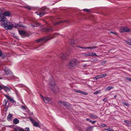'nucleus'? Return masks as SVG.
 I'll return each instance as SVG.
<instances>
[{"mask_svg":"<svg viewBox=\"0 0 131 131\" xmlns=\"http://www.w3.org/2000/svg\"><path fill=\"white\" fill-rule=\"evenodd\" d=\"M75 91L76 92L80 93L84 95H86L87 94V93L86 92L78 90H76Z\"/></svg>","mask_w":131,"mask_h":131,"instance_id":"obj_20","label":"nucleus"},{"mask_svg":"<svg viewBox=\"0 0 131 131\" xmlns=\"http://www.w3.org/2000/svg\"><path fill=\"white\" fill-rule=\"evenodd\" d=\"M59 57L61 58V59L65 60L67 57V54H64L63 53H61L58 56Z\"/></svg>","mask_w":131,"mask_h":131,"instance_id":"obj_11","label":"nucleus"},{"mask_svg":"<svg viewBox=\"0 0 131 131\" xmlns=\"http://www.w3.org/2000/svg\"><path fill=\"white\" fill-rule=\"evenodd\" d=\"M4 95L7 99L9 100L10 102L14 103L15 102V101L13 100V98L11 97L6 94H4Z\"/></svg>","mask_w":131,"mask_h":131,"instance_id":"obj_12","label":"nucleus"},{"mask_svg":"<svg viewBox=\"0 0 131 131\" xmlns=\"http://www.w3.org/2000/svg\"><path fill=\"white\" fill-rule=\"evenodd\" d=\"M103 63H105L106 62V60L103 61H102Z\"/></svg>","mask_w":131,"mask_h":131,"instance_id":"obj_49","label":"nucleus"},{"mask_svg":"<svg viewBox=\"0 0 131 131\" xmlns=\"http://www.w3.org/2000/svg\"><path fill=\"white\" fill-rule=\"evenodd\" d=\"M8 106H6L4 108V110L5 111H7L8 108Z\"/></svg>","mask_w":131,"mask_h":131,"instance_id":"obj_39","label":"nucleus"},{"mask_svg":"<svg viewBox=\"0 0 131 131\" xmlns=\"http://www.w3.org/2000/svg\"><path fill=\"white\" fill-rule=\"evenodd\" d=\"M103 101L104 102H107V98H104L103 100Z\"/></svg>","mask_w":131,"mask_h":131,"instance_id":"obj_34","label":"nucleus"},{"mask_svg":"<svg viewBox=\"0 0 131 131\" xmlns=\"http://www.w3.org/2000/svg\"><path fill=\"white\" fill-rule=\"evenodd\" d=\"M79 63V61L76 59H74L70 60L67 64V66L69 68L76 67Z\"/></svg>","mask_w":131,"mask_h":131,"instance_id":"obj_3","label":"nucleus"},{"mask_svg":"<svg viewBox=\"0 0 131 131\" xmlns=\"http://www.w3.org/2000/svg\"><path fill=\"white\" fill-rule=\"evenodd\" d=\"M0 21L2 23L1 26H4V28L6 30H11L14 27V25L8 20L6 17L0 16Z\"/></svg>","mask_w":131,"mask_h":131,"instance_id":"obj_1","label":"nucleus"},{"mask_svg":"<svg viewBox=\"0 0 131 131\" xmlns=\"http://www.w3.org/2000/svg\"><path fill=\"white\" fill-rule=\"evenodd\" d=\"M124 122L125 123H127L128 124H129V125H130V124L129 123V121H127V120H125L124 121Z\"/></svg>","mask_w":131,"mask_h":131,"instance_id":"obj_36","label":"nucleus"},{"mask_svg":"<svg viewBox=\"0 0 131 131\" xmlns=\"http://www.w3.org/2000/svg\"><path fill=\"white\" fill-rule=\"evenodd\" d=\"M125 79L129 81H130L131 82V78H129L128 77H126Z\"/></svg>","mask_w":131,"mask_h":131,"instance_id":"obj_31","label":"nucleus"},{"mask_svg":"<svg viewBox=\"0 0 131 131\" xmlns=\"http://www.w3.org/2000/svg\"><path fill=\"white\" fill-rule=\"evenodd\" d=\"M106 126V125L105 124H102L101 125V126L102 127H104Z\"/></svg>","mask_w":131,"mask_h":131,"instance_id":"obj_41","label":"nucleus"},{"mask_svg":"<svg viewBox=\"0 0 131 131\" xmlns=\"http://www.w3.org/2000/svg\"><path fill=\"white\" fill-rule=\"evenodd\" d=\"M129 45L131 46V40H130V42Z\"/></svg>","mask_w":131,"mask_h":131,"instance_id":"obj_51","label":"nucleus"},{"mask_svg":"<svg viewBox=\"0 0 131 131\" xmlns=\"http://www.w3.org/2000/svg\"><path fill=\"white\" fill-rule=\"evenodd\" d=\"M49 84L50 87L52 90L55 92H57L58 88L55 85V82L53 79H52L51 80H50Z\"/></svg>","mask_w":131,"mask_h":131,"instance_id":"obj_4","label":"nucleus"},{"mask_svg":"<svg viewBox=\"0 0 131 131\" xmlns=\"http://www.w3.org/2000/svg\"><path fill=\"white\" fill-rule=\"evenodd\" d=\"M41 31L46 32H50L52 31L53 30L51 26H50L49 28H44L41 29Z\"/></svg>","mask_w":131,"mask_h":131,"instance_id":"obj_9","label":"nucleus"},{"mask_svg":"<svg viewBox=\"0 0 131 131\" xmlns=\"http://www.w3.org/2000/svg\"><path fill=\"white\" fill-rule=\"evenodd\" d=\"M59 23H57L56 24H58Z\"/></svg>","mask_w":131,"mask_h":131,"instance_id":"obj_57","label":"nucleus"},{"mask_svg":"<svg viewBox=\"0 0 131 131\" xmlns=\"http://www.w3.org/2000/svg\"><path fill=\"white\" fill-rule=\"evenodd\" d=\"M110 33H111V34H115V33H114V32L112 31H110Z\"/></svg>","mask_w":131,"mask_h":131,"instance_id":"obj_48","label":"nucleus"},{"mask_svg":"<svg viewBox=\"0 0 131 131\" xmlns=\"http://www.w3.org/2000/svg\"><path fill=\"white\" fill-rule=\"evenodd\" d=\"M113 88V87L112 86H109L106 88V90H110L112 89Z\"/></svg>","mask_w":131,"mask_h":131,"instance_id":"obj_28","label":"nucleus"},{"mask_svg":"<svg viewBox=\"0 0 131 131\" xmlns=\"http://www.w3.org/2000/svg\"><path fill=\"white\" fill-rule=\"evenodd\" d=\"M19 33L21 35H25L26 34L25 32L21 30L19 31Z\"/></svg>","mask_w":131,"mask_h":131,"instance_id":"obj_23","label":"nucleus"},{"mask_svg":"<svg viewBox=\"0 0 131 131\" xmlns=\"http://www.w3.org/2000/svg\"><path fill=\"white\" fill-rule=\"evenodd\" d=\"M5 72L7 76L10 75L12 74L11 71L9 69H6L5 70Z\"/></svg>","mask_w":131,"mask_h":131,"instance_id":"obj_15","label":"nucleus"},{"mask_svg":"<svg viewBox=\"0 0 131 131\" xmlns=\"http://www.w3.org/2000/svg\"><path fill=\"white\" fill-rule=\"evenodd\" d=\"M111 131H114V130L113 129H112L111 130Z\"/></svg>","mask_w":131,"mask_h":131,"instance_id":"obj_55","label":"nucleus"},{"mask_svg":"<svg viewBox=\"0 0 131 131\" xmlns=\"http://www.w3.org/2000/svg\"><path fill=\"white\" fill-rule=\"evenodd\" d=\"M90 117L93 119H95L97 118V116L95 115L91 114L90 115Z\"/></svg>","mask_w":131,"mask_h":131,"instance_id":"obj_25","label":"nucleus"},{"mask_svg":"<svg viewBox=\"0 0 131 131\" xmlns=\"http://www.w3.org/2000/svg\"><path fill=\"white\" fill-rule=\"evenodd\" d=\"M57 34L54 33L53 34L49 35L48 36H47L45 37H43L37 40L36 41L37 42H46L47 40H50L53 38L55 37V36Z\"/></svg>","mask_w":131,"mask_h":131,"instance_id":"obj_2","label":"nucleus"},{"mask_svg":"<svg viewBox=\"0 0 131 131\" xmlns=\"http://www.w3.org/2000/svg\"><path fill=\"white\" fill-rule=\"evenodd\" d=\"M69 43L72 46H73V45L77 43V42L75 40L73 39H70L69 40Z\"/></svg>","mask_w":131,"mask_h":131,"instance_id":"obj_17","label":"nucleus"},{"mask_svg":"<svg viewBox=\"0 0 131 131\" xmlns=\"http://www.w3.org/2000/svg\"><path fill=\"white\" fill-rule=\"evenodd\" d=\"M123 104L126 106H129V104L125 102H124L123 103Z\"/></svg>","mask_w":131,"mask_h":131,"instance_id":"obj_29","label":"nucleus"},{"mask_svg":"<svg viewBox=\"0 0 131 131\" xmlns=\"http://www.w3.org/2000/svg\"><path fill=\"white\" fill-rule=\"evenodd\" d=\"M30 21L32 24H29V26H31L32 27H39L41 25L39 23H37L35 20L31 19Z\"/></svg>","mask_w":131,"mask_h":131,"instance_id":"obj_5","label":"nucleus"},{"mask_svg":"<svg viewBox=\"0 0 131 131\" xmlns=\"http://www.w3.org/2000/svg\"><path fill=\"white\" fill-rule=\"evenodd\" d=\"M93 127H88L86 129V131H91L93 129Z\"/></svg>","mask_w":131,"mask_h":131,"instance_id":"obj_26","label":"nucleus"},{"mask_svg":"<svg viewBox=\"0 0 131 131\" xmlns=\"http://www.w3.org/2000/svg\"><path fill=\"white\" fill-rule=\"evenodd\" d=\"M12 13L9 11H6L3 14H0V16L2 17L10 16L12 15Z\"/></svg>","mask_w":131,"mask_h":131,"instance_id":"obj_7","label":"nucleus"},{"mask_svg":"<svg viewBox=\"0 0 131 131\" xmlns=\"http://www.w3.org/2000/svg\"><path fill=\"white\" fill-rule=\"evenodd\" d=\"M58 103L59 104H63L65 107H69L68 105V102H62L61 101H59L58 102Z\"/></svg>","mask_w":131,"mask_h":131,"instance_id":"obj_16","label":"nucleus"},{"mask_svg":"<svg viewBox=\"0 0 131 131\" xmlns=\"http://www.w3.org/2000/svg\"><path fill=\"white\" fill-rule=\"evenodd\" d=\"M125 42L126 43H127L129 45V43L130 41H125Z\"/></svg>","mask_w":131,"mask_h":131,"instance_id":"obj_46","label":"nucleus"},{"mask_svg":"<svg viewBox=\"0 0 131 131\" xmlns=\"http://www.w3.org/2000/svg\"><path fill=\"white\" fill-rule=\"evenodd\" d=\"M87 66H88L87 65V64H86L84 65L83 66V68H84L86 67Z\"/></svg>","mask_w":131,"mask_h":131,"instance_id":"obj_43","label":"nucleus"},{"mask_svg":"<svg viewBox=\"0 0 131 131\" xmlns=\"http://www.w3.org/2000/svg\"><path fill=\"white\" fill-rule=\"evenodd\" d=\"M38 12H36L35 13L37 14L38 15H39L40 17H42L44 15L46 14V13L44 11H43L41 12H39V14L38 13Z\"/></svg>","mask_w":131,"mask_h":131,"instance_id":"obj_19","label":"nucleus"},{"mask_svg":"<svg viewBox=\"0 0 131 131\" xmlns=\"http://www.w3.org/2000/svg\"><path fill=\"white\" fill-rule=\"evenodd\" d=\"M8 102V101L7 100H5L3 103V105L4 106H6Z\"/></svg>","mask_w":131,"mask_h":131,"instance_id":"obj_27","label":"nucleus"},{"mask_svg":"<svg viewBox=\"0 0 131 131\" xmlns=\"http://www.w3.org/2000/svg\"><path fill=\"white\" fill-rule=\"evenodd\" d=\"M90 49H93L96 48H97V47L96 46H93L92 47H90Z\"/></svg>","mask_w":131,"mask_h":131,"instance_id":"obj_30","label":"nucleus"},{"mask_svg":"<svg viewBox=\"0 0 131 131\" xmlns=\"http://www.w3.org/2000/svg\"><path fill=\"white\" fill-rule=\"evenodd\" d=\"M14 37L16 39H17L18 37L17 36H16L15 35H14Z\"/></svg>","mask_w":131,"mask_h":131,"instance_id":"obj_45","label":"nucleus"},{"mask_svg":"<svg viewBox=\"0 0 131 131\" xmlns=\"http://www.w3.org/2000/svg\"><path fill=\"white\" fill-rule=\"evenodd\" d=\"M82 54L83 56L84 57L94 56H96L97 57H99V56L97 55L95 53H94L88 52L87 53H83Z\"/></svg>","mask_w":131,"mask_h":131,"instance_id":"obj_6","label":"nucleus"},{"mask_svg":"<svg viewBox=\"0 0 131 131\" xmlns=\"http://www.w3.org/2000/svg\"><path fill=\"white\" fill-rule=\"evenodd\" d=\"M107 74L105 73L98 75L94 78V79L95 80H96L99 78H101L105 77L107 76Z\"/></svg>","mask_w":131,"mask_h":131,"instance_id":"obj_10","label":"nucleus"},{"mask_svg":"<svg viewBox=\"0 0 131 131\" xmlns=\"http://www.w3.org/2000/svg\"><path fill=\"white\" fill-rule=\"evenodd\" d=\"M100 91H96V92H94V94H97L98 93H100Z\"/></svg>","mask_w":131,"mask_h":131,"instance_id":"obj_32","label":"nucleus"},{"mask_svg":"<svg viewBox=\"0 0 131 131\" xmlns=\"http://www.w3.org/2000/svg\"><path fill=\"white\" fill-rule=\"evenodd\" d=\"M2 55V53L1 51V50H0V57Z\"/></svg>","mask_w":131,"mask_h":131,"instance_id":"obj_44","label":"nucleus"},{"mask_svg":"<svg viewBox=\"0 0 131 131\" xmlns=\"http://www.w3.org/2000/svg\"><path fill=\"white\" fill-rule=\"evenodd\" d=\"M25 130L22 128H17L16 129V131H30L28 127H26Z\"/></svg>","mask_w":131,"mask_h":131,"instance_id":"obj_18","label":"nucleus"},{"mask_svg":"<svg viewBox=\"0 0 131 131\" xmlns=\"http://www.w3.org/2000/svg\"><path fill=\"white\" fill-rule=\"evenodd\" d=\"M120 31L121 32H131V29L127 27H122L121 28Z\"/></svg>","mask_w":131,"mask_h":131,"instance_id":"obj_8","label":"nucleus"},{"mask_svg":"<svg viewBox=\"0 0 131 131\" xmlns=\"http://www.w3.org/2000/svg\"><path fill=\"white\" fill-rule=\"evenodd\" d=\"M112 129L110 128H108L107 129H105V130L108 131H111V130Z\"/></svg>","mask_w":131,"mask_h":131,"instance_id":"obj_37","label":"nucleus"},{"mask_svg":"<svg viewBox=\"0 0 131 131\" xmlns=\"http://www.w3.org/2000/svg\"><path fill=\"white\" fill-rule=\"evenodd\" d=\"M13 77L14 78V79H17L18 78L17 77Z\"/></svg>","mask_w":131,"mask_h":131,"instance_id":"obj_50","label":"nucleus"},{"mask_svg":"<svg viewBox=\"0 0 131 131\" xmlns=\"http://www.w3.org/2000/svg\"><path fill=\"white\" fill-rule=\"evenodd\" d=\"M66 21H61V23H64V22H65Z\"/></svg>","mask_w":131,"mask_h":131,"instance_id":"obj_53","label":"nucleus"},{"mask_svg":"<svg viewBox=\"0 0 131 131\" xmlns=\"http://www.w3.org/2000/svg\"><path fill=\"white\" fill-rule=\"evenodd\" d=\"M41 97H42L43 101L46 103H48L51 100L50 99L49 97H43V96H41Z\"/></svg>","mask_w":131,"mask_h":131,"instance_id":"obj_14","label":"nucleus"},{"mask_svg":"<svg viewBox=\"0 0 131 131\" xmlns=\"http://www.w3.org/2000/svg\"><path fill=\"white\" fill-rule=\"evenodd\" d=\"M19 27H20V26H21V27L22 26L21 25H19Z\"/></svg>","mask_w":131,"mask_h":131,"instance_id":"obj_56","label":"nucleus"},{"mask_svg":"<svg viewBox=\"0 0 131 131\" xmlns=\"http://www.w3.org/2000/svg\"><path fill=\"white\" fill-rule=\"evenodd\" d=\"M76 47H79L80 48H81L83 49H84V47H81V46H76Z\"/></svg>","mask_w":131,"mask_h":131,"instance_id":"obj_42","label":"nucleus"},{"mask_svg":"<svg viewBox=\"0 0 131 131\" xmlns=\"http://www.w3.org/2000/svg\"><path fill=\"white\" fill-rule=\"evenodd\" d=\"M84 49H90V47H84Z\"/></svg>","mask_w":131,"mask_h":131,"instance_id":"obj_35","label":"nucleus"},{"mask_svg":"<svg viewBox=\"0 0 131 131\" xmlns=\"http://www.w3.org/2000/svg\"><path fill=\"white\" fill-rule=\"evenodd\" d=\"M90 122L92 124H94L95 122H96V121H93L91 120H90Z\"/></svg>","mask_w":131,"mask_h":131,"instance_id":"obj_33","label":"nucleus"},{"mask_svg":"<svg viewBox=\"0 0 131 131\" xmlns=\"http://www.w3.org/2000/svg\"><path fill=\"white\" fill-rule=\"evenodd\" d=\"M31 121L33 125L35 127H39L40 126L39 123L38 122H36L34 120L31 118Z\"/></svg>","mask_w":131,"mask_h":131,"instance_id":"obj_13","label":"nucleus"},{"mask_svg":"<svg viewBox=\"0 0 131 131\" xmlns=\"http://www.w3.org/2000/svg\"><path fill=\"white\" fill-rule=\"evenodd\" d=\"M84 11L88 12L89 11V10L88 9H83V10Z\"/></svg>","mask_w":131,"mask_h":131,"instance_id":"obj_38","label":"nucleus"},{"mask_svg":"<svg viewBox=\"0 0 131 131\" xmlns=\"http://www.w3.org/2000/svg\"><path fill=\"white\" fill-rule=\"evenodd\" d=\"M21 108L22 109H23L24 110H26V108L24 106H21Z\"/></svg>","mask_w":131,"mask_h":131,"instance_id":"obj_40","label":"nucleus"},{"mask_svg":"<svg viewBox=\"0 0 131 131\" xmlns=\"http://www.w3.org/2000/svg\"><path fill=\"white\" fill-rule=\"evenodd\" d=\"M86 120L88 121H89L90 122V120L89 118H87L86 119Z\"/></svg>","mask_w":131,"mask_h":131,"instance_id":"obj_52","label":"nucleus"},{"mask_svg":"<svg viewBox=\"0 0 131 131\" xmlns=\"http://www.w3.org/2000/svg\"><path fill=\"white\" fill-rule=\"evenodd\" d=\"M117 96V95H115L114 96V97L115 98H116V97Z\"/></svg>","mask_w":131,"mask_h":131,"instance_id":"obj_54","label":"nucleus"},{"mask_svg":"<svg viewBox=\"0 0 131 131\" xmlns=\"http://www.w3.org/2000/svg\"><path fill=\"white\" fill-rule=\"evenodd\" d=\"M27 8H28L29 10H31V7H28Z\"/></svg>","mask_w":131,"mask_h":131,"instance_id":"obj_47","label":"nucleus"},{"mask_svg":"<svg viewBox=\"0 0 131 131\" xmlns=\"http://www.w3.org/2000/svg\"><path fill=\"white\" fill-rule=\"evenodd\" d=\"M12 114H8L7 117V119L8 121H10L12 119Z\"/></svg>","mask_w":131,"mask_h":131,"instance_id":"obj_22","label":"nucleus"},{"mask_svg":"<svg viewBox=\"0 0 131 131\" xmlns=\"http://www.w3.org/2000/svg\"><path fill=\"white\" fill-rule=\"evenodd\" d=\"M3 89L6 92L9 91L10 90V89L7 86H4Z\"/></svg>","mask_w":131,"mask_h":131,"instance_id":"obj_24","label":"nucleus"},{"mask_svg":"<svg viewBox=\"0 0 131 131\" xmlns=\"http://www.w3.org/2000/svg\"><path fill=\"white\" fill-rule=\"evenodd\" d=\"M19 122V121L18 119L17 118H15L13 121V123L16 124H18Z\"/></svg>","mask_w":131,"mask_h":131,"instance_id":"obj_21","label":"nucleus"}]
</instances>
